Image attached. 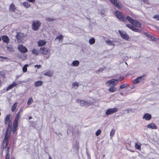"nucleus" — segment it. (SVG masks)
I'll use <instances>...</instances> for the list:
<instances>
[{
  "label": "nucleus",
  "mask_w": 159,
  "mask_h": 159,
  "mask_svg": "<svg viewBox=\"0 0 159 159\" xmlns=\"http://www.w3.org/2000/svg\"><path fill=\"white\" fill-rule=\"evenodd\" d=\"M33 102V100L32 98L31 97H30L27 102V104L28 105H30Z\"/></svg>",
  "instance_id": "nucleus-32"
},
{
  "label": "nucleus",
  "mask_w": 159,
  "mask_h": 159,
  "mask_svg": "<svg viewBox=\"0 0 159 159\" xmlns=\"http://www.w3.org/2000/svg\"><path fill=\"white\" fill-rule=\"evenodd\" d=\"M120 34L121 38L125 39L126 40H129V37L127 34L125 32H122L120 30L119 31Z\"/></svg>",
  "instance_id": "nucleus-10"
},
{
  "label": "nucleus",
  "mask_w": 159,
  "mask_h": 159,
  "mask_svg": "<svg viewBox=\"0 0 159 159\" xmlns=\"http://www.w3.org/2000/svg\"><path fill=\"white\" fill-rule=\"evenodd\" d=\"M153 18L157 19V20H159V15H155L153 17Z\"/></svg>",
  "instance_id": "nucleus-47"
},
{
  "label": "nucleus",
  "mask_w": 159,
  "mask_h": 159,
  "mask_svg": "<svg viewBox=\"0 0 159 159\" xmlns=\"http://www.w3.org/2000/svg\"><path fill=\"white\" fill-rule=\"evenodd\" d=\"M0 58H3V59H9V58H7V57H3V56H0Z\"/></svg>",
  "instance_id": "nucleus-50"
},
{
  "label": "nucleus",
  "mask_w": 159,
  "mask_h": 159,
  "mask_svg": "<svg viewBox=\"0 0 159 159\" xmlns=\"http://www.w3.org/2000/svg\"><path fill=\"white\" fill-rule=\"evenodd\" d=\"M46 20L48 21H53V19L52 18H50L48 17L46 18Z\"/></svg>",
  "instance_id": "nucleus-46"
},
{
  "label": "nucleus",
  "mask_w": 159,
  "mask_h": 159,
  "mask_svg": "<svg viewBox=\"0 0 159 159\" xmlns=\"http://www.w3.org/2000/svg\"><path fill=\"white\" fill-rule=\"evenodd\" d=\"M126 19L129 22L136 27H139L141 25V24L139 21L133 19L129 16L126 17Z\"/></svg>",
  "instance_id": "nucleus-3"
},
{
  "label": "nucleus",
  "mask_w": 159,
  "mask_h": 159,
  "mask_svg": "<svg viewBox=\"0 0 159 159\" xmlns=\"http://www.w3.org/2000/svg\"><path fill=\"white\" fill-rule=\"evenodd\" d=\"M49 56H47L46 58L47 59H48L49 58Z\"/></svg>",
  "instance_id": "nucleus-60"
},
{
  "label": "nucleus",
  "mask_w": 159,
  "mask_h": 159,
  "mask_svg": "<svg viewBox=\"0 0 159 159\" xmlns=\"http://www.w3.org/2000/svg\"><path fill=\"white\" fill-rule=\"evenodd\" d=\"M6 47L7 49L10 52H13L14 51L13 48H12L10 45H7Z\"/></svg>",
  "instance_id": "nucleus-29"
},
{
  "label": "nucleus",
  "mask_w": 159,
  "mask_h": 159,
  "mask_svg": "<svg viewBox=\"0 0 159 159\" xmlns=\"http://www.w3.org/2000/svg\"><path fill=\"white\" fill-rule=\"evenodd\" d=\"M28 65L26 64L22 68L23 71L24 72H26L27 70V67L28 66Z\"/></svg>",
  "instance_id": "nucleus-38"
},
{
  "label": "nucleus",
  "mask_w": 159,
  "mask_h": 159,
  "mask_svg": "<svg viewBox=\"0 0 159 159\" xmlns=\"http://www.w3.org/2000/svg\"><path fill=\"white\" fill-rule=\"evenodd\" d=\"M95 39L93 38H91L89 40V43L90 44H93L95 43Z\"/></svg>",
  "instance_id": "nucleus-30"
},
{
  "label": "nucleus",
  "mask_w": 159,
  "mask_h": 159,
  "mask_svg": "<svg viewBox=\"0 0 159 159\" xmlns=\"http://www.w3.org/2000/svg\"><path fill=\"white\" fill-rule=\"evenodd\" d=\"M143 2L145 3H147L148 1L147 0H143Z\"/></svg>",
  "instance_id": "nucleus-56"
},
{
  "label": "nucleus",
  "mask_w": 159,
  "mask_h": 159,
  "mask_svg": "<svg viewBox=\"0 0 159 159\" xmlns=\"http://www.w3.org/2000/svg\"><path fill=\"white\" fill-rule=\"evenodd\" d=\"M31 52L33 54L35 55H38L39 54V51L33 48L31 50Z\"/></svg>",
  "instance_id": "nucleus-25"
},
{
  "label": "nucleus",
  "mask_w": 159,
  "mask_h": 159,
  "mask_svg": "<svg viewBox=\"0 0 159 159\" xmlns=\"http://www.w3.org/2000/svg\"><path fill=\"white\" fill-rule=\"evenodd\" d=\"M109 1L116 7L119 9H121L122 6L121 4L117 0H109Z\"/></svg>",
  "instance_id": "nucleus-8"
},
{
  "label": "nucleus",
  "mask_w": 159,
  "mask_h": 159,
  "mask_svg": "<svg viewBox=\"0 0 159 159\" xmlns=\"http://www.w3.org/2000/svg\"><path fill=\"white\" fill-rule=\"evenodd\" d=\"M9 149H10V148H9V147H8L7 148V149L8 150H9Z\"/></svg>",
  "instance_id": "nucleus-62"
},
{
  "label": "nucleus",
  "mask_w": 159,
  "mask_h": 159,
  "mask_svg": "<svg viewBox=\"0 0 159 159\" xmlns=\"http://www.w3.org/2000/svg\"><path fill=\"white\" fill-rule=\"evenodd\" d=\"M113 42V41H111L110 40L106 41V43L107 45L109 46L114 47L115 46V44Z\"/></svg>",
  "instance_id": "nucleus-23"
},
{
  "label": "nucleus",
  "mask_w": 159,
  "mask_h": 159,
  "mask_svg": "<svg viewBox=\"0 0 159 159\" xmlns=\"http://www.w3.org/2000/svg\"><path fill=\"white\" fill-rule=\"evenodd\" d=\"M34 67H37V68L39 69L41 67V65H36L34 66Z\"/></svg>",
  "instance_id": "nucleus-49"
},
{
  "label": "nucleus",
  "mask_w": 159,
  "mask_h": 159,
  "mask_svg": "<svg viewBox=\"0 0 159 159\" xmlns=\"http://www.w3.org/2000/svg\"><path fill=\"white\" fill-rule=\"evenodd\" d=\"M19 76H16V78L17 79H18V78H19Z\"/></svg>",
  "instance_id": "nucleus-61"
},
{
  "label": "nucleus",
  "mask_w": 159,
  "mask_h": 159,
  "mask_svg": "<svg viewBox=\"0 0 159 159\" xmlns=\"http://www.w3.org/2000/svg\"><path fill=\"white\" fill-rule=\"evenodd\" d=\"M18 48L20 51L23 53H26L28 51L27 48L23 45H19Z\"/></svg>",
  "instance_id": "nucleus-11"
},
{
  "label": "nucleus",
  "mask_w": 159,
  "mask_h": 159,
  "mask_svg": "<svg viewBox=\"0 0 159 159\" xmlns=\"http://www.w3.org/2000/svg\"><path fill=\"white\" fill-rule=\"evenodd\" d=\"M17 102H16L15 103H14V104L12 105V107H11V111L12 112H14L15 111V110L16 108V107H17Z\"/></svg>",
  "instance_id": "nucleus-31"
},
{
  "label": "nucleus",
  "mask_w": 159,
  "mask_h": 159,
  "mask_svg": "<svg viewBox=\"0 0 159 159\" xmlns=\"http://www.w3.org/2000/svg\"><path fill=\"white\" fill-rule=\"evenodd\" d=\"M85 101L83 100H77V102L78 103H80V106H84Z\"/></svg>",
  "instance_id": "nucleus-27"
},
{
  "label": "nucleus",
  "mask_w": 159,
  "mask_h": 159,
  "mask_svg": "<svg viewBox=\"0 0 159 159\" xmlns=\"http://www.w3.org/2000/svg\"><path fill=\"white\" fill-rule=\"evenodd\" d=\"M132 30L134 31H135V29H136L133 26V28H132Z\"/></svg>",
  "instance_id": "nucleus-54"
},
{
  "label": "nucleus",
  "mask_w": 159,
  "mask_h": 159,
  "mask_svg": "<svg viewBox=\"0 0 159 159\" xmlns=\"http://www.w3.org/2000/svg\"><path fill=\"white\" fill-rule=\"evenodd\" d=\"M10 137L5 135L4 138L2 147L3 149L6 148L8 143V139Z\"/></svg>",
  "instance_id": "nucleus-9"
},
{
  "label": "nucleus",
  "mask_w": 159,
  "mask_h": 159,
  "mask_svg": "<svg viewBox=\"0 0 159 159\" xmlns=\"http://www.w3.org/2000/svg\"><path fill=\"white\" fill-rule=\"evenodd\" d=\"M147 127L149 129H156L157 127L155 126V124L153 123H150L148 125Z\"/></svg>",
  "instance_id": "nucleus-19"
},
{
  "label": "nucleus",
  "mask_w": 159,
  "mask_h": 159,
  "mask_svg": "<svg viewBox=\"0 0 159 159\" xmlns=\"http://www.w3.org/2000/svg\"><path fill=\"white\" fill-rule=\"evenodd\" d=\"M11 159H13V158H11Z\"/></svg>",
  "instance_id": "nucleus-63"
},
{
  "label": "nucleus",
  "mask_w": 159,
  "mask_h": 159,
  "mask_svg": "<svg viewBox=\"0 0 159 159\" xmlns=\"http://www.w3.org/2000/svg\"><path fill=\"white\" fill-rule=\"evenodd\" d=\"M118 111V109L117 108L108 109L106 111V114L109 116L117 112Z\"/></svg>",
  "instance_id": "nucleus-7"
},
{
  "label": "nucleus",
  "mask_w": 159,
  "mask_h": 159,
  "mask_svg": "<svg viewBox=\"0 0 159 159\" xmlns=\"http://www.w3.org/2000/svg\"><path fill=\"white\" fill-rule=\"evenodd\" d=\"M16 10V8L15 7V5L13 3H11L10 6L9 7V10L11 12H14Z\"/></svg>",
  "instance_id": "nucleus-17"
},
{
  "label": "nucleus",
  "mask_w": 159,
  "mask_h": 159,
  "mask_svg": "<svg viewBox=\"0 0 159 159\" xmlns=\"http://www.w3.org/2000/svg\"><path fill=\"white\" fill-rule=\"evenodd\" d=\"M135 147L136 149L138 150H140L141 149V145L139 143H135Z\"/></svg>",
  "instance_id": "nucleus-35"
},
{
  "label": "nucleus",
  "mask_w": 159,
  "mask_h": 159,
  "mask_svg": "<svg viewBox=\"0 0 159 159\" xmlns=\"http://www.w3.org/2000/svg\"><path fill=\"white\" fill-rule=\"evenodd\" d=\"M10 155L9 153H7L6 156V159H9Z\"/></svg>",
  "instance_id": "nucleus-48"
},
{
  "label": "nucleus",
  "mask_w": 159,
  "mask_h": 159,
  "mask_svg": "<svg viewBox=\"0 0 159 159\" xmlns=\"http://www.w3.org/2000/svg\"><path fill=\"white\" fill-rule=\"evenodd\" d=\"M72 87H74L75 89H77L79 86V85L77 82L73 83L72 84Z\"/></svg>",
  "instance_id": "nucleus-33"
},
{
  "label": "nucleus",
  "mask_w": 159,
  "mask_h": 159,
  "mask_svg": "<svg viewBox=\"0 0 159 159\" xmlns=\"http://www.w3.org/2000/svg\"><path fill=\"white\" fill-rule=\"evenodd\" d=\"M145 75H144L135 79L133 80V83L134 84H136L139 83V82H143L145 80Z\"/></svg>",
  "instance_id": "nucleus-6"
},
{
  "label": "nucleus",
  "mask_w": 159,
  "mask_h": 159,
  "mask_svg": "<svg viewBox=\"0 0 159 159\" xmlns=\"http://www.w3.org/2000/svg\"><path fill=\"white\" fill-rule=\"evenodd\" d=\"M115 133V131L114 129H112L110 133V136L111 137L113 136Z\"/></svg>",
  "instance_id": "nucleus-43"
},
{
  "label": "nucleus",
  "mask_w": 159,
  "mask_h": 159,
  "mask_svg": "<svg viewBox=\"0 0 159 159\" xmlns=\"http://www.w3.org/2000/svg\"><path fill=\"white\" fill-rule=\"evenodd\" d=\"M7 124L8 127L6 131L5 135L10 137L12 130V123L11 121H9Z\"/></svg>",
  "instance_id": "nucleus-5"
},
{
  "label": "nucleus",
  "mask_w": 159,
  "mask_h": 159,
  "mask_svg": "<svg viewBox=\"0 0 159 159\" xmlns=\"http://www.w3.org/2000/svg\"><path fill=\"white\" fill-rule=\"evenodd\" d=\"M17 127H16L15 126H13L12 127V133L13 134H14L15 132Z\"/></svg>",
  "instance_id": "nucleus-44"
},
{
  "label": "nucleus",
  "mask_w": 159,
  "mask_h": 159,
  "mask_svg": "<svg viewBox=\"0 0 159 159\" xmlns=\"http://www.w3.org/2000/svg\"><path fill=\"white\" fill-rule=\"evenodd\" d=\"M2 40L3 42L7 44H8L9 42V39L7 35H4L2 36Z\"/></svg>",
  "instance_id": "nucleus-14"
},
{
  "label": "nucleus",
  "mask_w": 159,
  "mask_h": 159,
  "mask_svg": "<svg viewBox=\"0 0 159 159\" xmlns=\"http://www.w3.org/2000/svg\"><path fill=\"white\" fill-rule=\"evenodd\" d=\"M39 51L40 52L43 54L46 55L50 52V50L48 48H47L44 47L41 48Z\"/></svg>",
  "instance_id": "nucleus-12"
},
{
  "label": "nucleus",
  "mask_w": 159,
  "mask_h": 159,
  "mask_svg": "<svg viewBox=\"0 0 159 159\" xmlns=\"http://www.w3.org/2000/svg\"><path fill=\"white\" fill-rule=\"evenodd\" d=\"M157 42H159V38L157 39Z\"/></svg>",
  "instance_id": "nucleus-59"
},
{
  "label": "nucleus",
  "mask_w": 159,
  "mask_h": 159,
  "mask_svg": "<svg viewBox=\"0 0 159 159\" xmlns=\"http://www.w3.org/2000/svg\"><path fill=\"white\" fill-rule=\"evenodd\" d=\"M146 36L147 37L150 38L151 39H152V40L156 41H157V39L154 36H152L150 34H149L148 33H146Z\"/></svg>",
  "instance_id": "nucleus-22"
},
{
  "label": "nucleus",
  "mask_w": 159,
  "mask_h": 159,
  "mask_svg": "<svg viewBox=\"0 0 159 159\" xmlns=\"http://www.w3.org/2000/svg\"><path fill=\"white\" fill-rule=\"evenodd\" d=\"M93 105V103L92 102H89L87 101H85L84 106L85 107H89L90 105Z\"/></svg>",
  "instance_id": "nucleus-37"
},
{
  "label": "nucleus",
  "mask_w": 159,
  "mask_h": 159,
  "mask_svg": "<svg viewBox=\"0 0 159 159\" xmlns=\"http://www.w3.org/2000/svg\"><path fill=\"white\" fill-rule=\"evenodd\" d=\"M20 112H18L17 113L14 120H18L20 116Z\"/></svg>",
  "instance_id": "nucleus-41"
},
{
  "label": "nucleus",
  "mask_w": 159,
  "mask_h": 159,
  "mask_svg": "<svg viewBox=\"0 0 159 159\" xmlns=\"http://www.w3.org/2000/svg\"><path fill=\"white\" fill-rule=\"evenodd\" d=\"M16 38L17 39H20L22 38L21 34L20 33L17 34L16 36Z\"/></svg>",
  "instance_id": "nucleus-40"
},
{
  "label": "nucleus",
  "mask_w": 159,
  "mask_h": 159,
  "mask_svg": "<svg viewBox=\"0 0 159 159\" xmlns=\"http://www.w3.org/2000/svg\"><path fill=\"white\" fill-rule=\"evenodd\" d=\"M18 120H14V121L13 123V126H15L16 127H17L18 126Z\"/></svg>",
  "instance_id": "nucleus-39"
},
{
  "label": "nucleus",
  "mask_w": 159,
  "mask_h": 159,
  "mask_svg": "<svg viewBox=\"0 0 159 159\" xmlns=\"http://www.w3.org/2000/svg\"><path fill=\"white\" fill-rule=\"evenodd\" d=\"M134 31L136 32H139V30L138 29L136 28L135 29Z\"/></svg>",
  "instance_id": "nucleus-53"
},
{
  "label": "nucleus",
  "mask_w": 159,
  "mask_h": 159,
  "mask_svg": "<svg viewBox=\"0 0 159 159\" xmlns=\"http://www.w3.org/2000/svg\"><path fill=\"white\" fill-rule=\"evenodd\" d=\"M123 79L124 77L120 76L118 79H112L111 80L108 81L106 82L105 84L106 86L108 87L110 86L111 85H112V86H114L116 85L118 82L120 81Z\"/></svg>",
  "instance_id": "nucleus-1"
},
{
  "label": "nucleus",
  "mask_w": 159,
  "mask_h": 159,
  "mask_svg": "<svg viewBox=\"0 0 159 159\" xmlns=\"http://www.w3.org/2000/svg\"><path fill=\"white\" fill-rule=\"evenodd\" d=\"M103 70V69H102V68H100V69H99L98 70V71H102V70Z\"/></svg>",
  "instance_id": "nucleus-55"
},
{
  "label": "nucleus",
  "mask_w": 159,
  "mask_h": 159,
  "mask_svg": "<svg viewBox=\"0 0 159 159\" xmlns=\"http://www.w3.org/2000/svg\"><path fill=\"white\" fill-rule=\"evenodd\" d=\"M49 159H52L49 155Z\"/></svg>",
  "instance_id": "nucleus-58"
},
{
  "label": "nucleus",
  "mask_w": 159,
  "mask_h": 159,
  "mask_svg": "<svg viewBox=\"0 0 159 159\" xmlns=\"http://www.w3.org/2000/svg\"><path fill=\"white\" fill-rule=\"evenodd\" d=\"M10 115H7L6 117L5 120V124H7L9 121H11V120H10Z\"/></svg>",
  "instance_id": "nucleus-21"
},
{
  "label": "nucleus",
  "mask_w": 159,
  "mask_h": 159,
  "mask_svg": "<svg viewBox=\"0 0 159 159\" xmlns=\"http://www.w3.org/2000/svg\"><path fill=\"white\" fill-rule=\"evenodd\" d=\"M101 133V130L100 129L98 130L95 133V134L96 136H99Z\"/></svg>",
  "instance_id": "nucleus-42"
},
{
  "label": "nucleus",
  "mask_w": 159,
  "mask_h": 159,
  "mask_svg": "<svg viewBox=\"0 0 159 159\" xmlns=\"http://www.w3.org/2000/svg\"><path fill=\"white\" fill-rule=\"evenodd\" d=\"M114 14L116 17L121 21L125 22L127 20L126 17H125L123 14L119 11H115Z\"/></svg>",
  "instance_id": "nucleus-2"
},
{
  "label": "nucleus",
  "mask_w": 159,
  "mask_h": 159,
  "mask_svg": "<svg viewBox=\"0 0 159 159\" xmlns=\"http://www.w3.org/2000/svg\"><path fill=\"white\" fill-rule=\"evenodd\" d=\"M42 84L43 82L41 81H36L34 83V85L36 87L40 86L42 85Z\"/></svg>",
  "instance_id": "nucleus-24"
},
{
  "label": "nucleus",
  "mask_w": 159,
  "mask_h": 159,
  "mask_svg": "<svg viewBox=\"0 0 159 159\" xmlns=\"http://www.w3.org/2000/svg\"><path fill=\"white\" fill-rule=\"evenodd\" d=\"M78 145H79L78 143H76V146L75 147V148L77 150H78L79 149V148H78L79 146H78Z\"/></svg>",
  "instance_id": "nucleus-51"
},
{
  "label": "nucleus",
  "mask_w": 159,
  "mask_h": 159,
  "mask_svg": "<svg viewBox=\"0 0 159 159\" xmlns=\"http://www.w3.org/2000/svg\"><path fill=\"white\" fill-rule=\"evenodd\" d=\"M63 39V36L62 35L60 34L57 36L55 39L54 40L56 41L57 44H59L61 42H62Z\"/></svg>",
  "instance_id": "nucleus-13"
},
{
  "label": "nucleus",
  "mask_w": 159,
  "mask_h": 159,
  "mask_svg": "<svg viewBox=\"0 0 159 159\" xmlns=\"http://www.w3.org/2000/svg\"><path fill=\"white\" fill-rule=\"evenodd\" d=\"M29 2H34L35 0H27Z\"/></svg>",
  "instance_id": "nucleus-52"
},
{
  "label": "nucleus",
  "mask_w": 159,
  "mask_h": 159,
  "mask_svg": "<svg viewBox=\"0 0 159 159\" xmlns=\"http://www.w3.org/2000/svg\"><path fill=\"white\" fill-rule=\"evenodd\" d=\"M128 86V84H122L120 87V89H123L126 88Z\"/></svg>",
  "instance_id": "nucleus-36"
},
{
  "label": "nucleus",
  "mask_w": 159,
  "mask_h": 159,
  "mask_svg": "<svg viewBox=\"0 0 159 159\" xmlns=\"http://www.w3.org/2000/svg\"><path fill=\"white\" fill-rule=\"evenodd\" d=\"M41 24L40 22L39 21H33L32 24V29L35 31L37 30H38Z\"/></svg>",
  "instance_id": "nucleus-4"
},
{
  "label": "nucleus",
  "mask_w": 159,
  "mask_h": 159,
  "mask_svg": "<svg viewBox=\"0 0 159 159\" xmlns=\"http://www.w3.org/2000/svg\"><path fill=\"white\" fill-rule=\"evenodd\" d=\"M23 5L26 8H29L30 6V4L26 2H23Z\"/></svg>",
  "instance_id": "nucleus-28"
},
{
  "label": "nucleus",
  "mask_w": 159,
  "mask_h": 159,
  "mask_svg": "<svg viewBox=\"0 0 159 159\" xmlns=\"http://www.w3.org/2000/svg\"><path fill=\"white\" fill-rule=\"evenodd\" d=\"M32 119V117L31 116H30L29 117V119L30 120H31Z\"/></svg>",
  "instance_id": "nucleus-57"
},
{
  "label": "nucleus",
  "mask_w": 159,
  "mask_h": 159,
  "mask_svg": "<svg viewBox=\"0 0 159 159\" xmlns=\"http://www.w3.org/2000/svg\"><path fill=\"white\" fill-rule=\"evenodd\" d=\"M109 90L111 92H114L116 91V88L114 86H111L109 88Z\"/></svg>",
  "instance_id": "nucleus-26"
},
{
  "label": "nucleus",
  "mask_w": 159,
  "mask_h": 159,
  "mask_svg": "<svg viewBox=\"0 0 159 159\" xmlns=\"http://www.w3.org/2000/svg\"><path fill=\"white\" fill-rule=\"evenodd\" d=\"M18 83H17L15 82H13L12 84L10 85H9L8 87L6 89V91H7L10 89H12L14 87L16 86L18 84Z\"/></svg>",
  "instance_id": "nucleus-15"
},
{
  "label": "nucleus",
  "mask_w": 159,
  "mask_h": 159,
  "mask_svg": "<svg viewBox=\"0 0 159 159\" xmlns=\"http://www.w3.org/2000/svg\"><path fill=\"white\" fill-rule=\"evenodd\" d=\"M126 26H127V27L131 29V30L132 29V28L133 27V26L131 24H127L126 25Z\"/></svg>",
  "instance_id": "nucleus-45"
},
{
  "label": "nucleus",
  "mask_w": 159,
  "mask_h": 159,
  "mask_svg": "<svg viewBox=\"0 0 159 159\" xmlns=\"http://www.w3.org/2000/svg\"><path fill=\"white\" fill-rule=\"evenodd\" d=\"M151 116L150 114L148 113H146L144 115L143 117V119H145L146 120H149L151 118Z\"/></svg>",
  "instance_id": "nucleus-16"
},
{
  "label": "nucleus",
  "mask_w": 159,
  "mask_h": 159,
  "mask_svg": "<svg viewBox=\"0 0 159 159\" xmlns=\"http://www.w3.org/2000/svg\"><path fill=\"white\" fill-rule=\"evenodd\" d=\"M79 64V61L77 60L73 61L71 64V65L73 66H77Z\"/></svg>",
  "instance_id": "nucleus-20"
},
{
  "label": "nucleus",
  "mask_w": 159,
  "mask_h": 159,
  "mask_svg": "<svg viewBox=\"0 0 159 159\" xmlns=\"http://www.w3.org/2000/svg\"><path fill=\"white\" fill-rule=\"evenodd\" d=\"M44 75L48 76L49 77H51L52 75V73L50 72V71H47L44 73Z\"/></svg>",
  "instance_id": "nucleus-34"
},
{
  "label": "nucleus",
  "mask_w": 159,
  "mask_h": 159,
  "mask_svg": "<svg viewBox=\"0 0 159 159\" xmlns=\"http://www.w3.org/2000/svg\"><path fill=\"white\" fill-rule=\"evenodd\" d=\"M46 42L44 40H40L38 42V45L39 46H41L45 45Z\"/></svg>",
  "instance_id": "nucleus-18"
}]
</instances>
